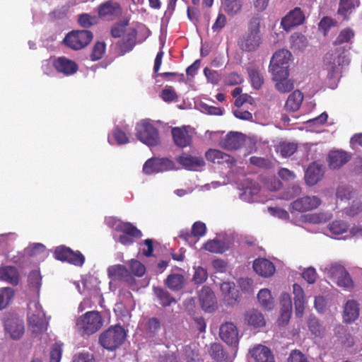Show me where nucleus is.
<instances>
[{
    "label": "nucleus",
    "mask_w": 362,
    "mask_h": 362,
    "mask_svg": "<svg viewBox=\"0 0 362 362\" xmlns=\"http://www.w3.org/2000/svg\"><path fill=\"white\" fill-rule=\"evenodd\" d=\"M174 168V163L168 158H151L144 165L143 172L146 175L170 170Z\"/></svg>",
    "instance_id": "obj_9"
},
{
    "label": "nucleus",
    "mask_w": 362,
    "mask_h": 362,
    "mask_svg": "<svg viewBox=\"0 0 362 362\" xmlns=\"http://www.w3.org/2000/svg\"><path fill=\"white\" fill-rule=\"evenodd\" d=\"M297 149V146L294 143H281L276 147V151L279 153L282 157H288L293 155Z\"/></svg>",
    "instance_id": "obj_48"
},
{
    "label": "nucleus",
    "mask_w": 362,
    "mask_h": 362,
    "mask_svg": "<svg viewBox=\"0 0 362 362\" xmlns=\"http://www.w3.org/2000/svg\"><path fill=\"white\" fill-rule=\"evenodd\" d=\"M208 277L207 272L205 269L198 267L195 269L193 279L197 284H202Z\"/></svg>",
    "instance_id": "obj_63"
},
{
    "label": "nucleus",
    "mask_w": 362,
    "mask_h": 362,
    "mask_svg": "<svg viewBox=\"0 0 362 362\" xmlns=\"http://www.w3.org/2000/svg\"><path fill=\"white\" fill-rule=\"evenodd\" d=\"M103 325V320L97 311L87 312L76 322V329L81 334L90 335L98 332Z\"/></svg>",
    "instance_id": "obj_2"
},
{
    "label": "nucleus",
    "mask_w": 362,
    "mask_h": 362,
    "mask_svg": "<svg viewBox=\"0 0 362 362\" xmlns=\"http://www.w3.org/2000/svg\"><path fill=\"white\" fill-rule=\"evenodd\" d=\"M305 16L299 7H296L290 11L281 21V25L286 31L303 23Z\"/></svg>",
    "instance_id": "obj_12"
},
{
    "label": "nucleus",
    "mask_w": 362,
    "mask_h": 362,
    "mask_svg": "<svg viewBox=\"0 0 362 362\" xmlns=\"http://www.w3.org/2000/svg\"><path fill=\"white\" fill-rule=\"evenodd\" d=\"M288 362H309L307 357L298 350H293L291 352Z\"/></svg>",
    "instance_id": "obj_64"
},
{
    "label": "nucleus",
    "mask_w": 362,
    "mask_h": 362,
    "mask_svg": "<svg viewBox=\"0 0 362 362\" xmlns=\"http://www.w3.org/2000/svg\"><path fill=\"white\" fill-rule=\"evenodd\" d=\"M310 331L316 337H322L325 335V328L316 319H310L308 322Z\"/></svg>",
    "instance_id": "obj_52"
},
{
    "label": "nucleus",
    "mask_w": 362,
    "mask_h": 362,
    "mask_svg": "<svg viewBox=\"0 0 362 362\" xmlns=\"http://www.w3.org/2000/svg\"><path fill=\"white\" fill-rule=\"evenodd\" d=\"M5 329L13 339H19L24 332V325L22 320L12 319L5 321Z\"/></svg>",
    "instance_id": "obj_28"
},
{
    "label": "nucleus",
    "mask_w": 362,
    "mask_h": 362,
    "mask_svg": "<svg viewBox=\"0 0 362 362\" xmlns=\"http://www.w3.org/2000/svg\"><path fill=\"white\" fill-rule=\"evenodd\" d=\"M93 39V33L86 30H75L67 34L64 39L65 45L78 50L87 46Z\"/></svg>",
    "instance_id": "obj_8"
},
{
    "label": "nucleus",
    "mask_w": 362,
    "mask_h": 362,
    "mask_svg": "<svg viewBox=\"0 0 362 362\" xmlns=\"http://www.w3.org/2000/svg\"><path fill=\"white\" fill-rule=\"evenodd\" d=\"M245 320L254 327H262L265 325V320L262 314L257 310H250L245 314Z\"/></svg>",
    "instance_id": "obj_34"
},
{
    "label": "nucleus",
    "mask_w": 362,
    "mask_h": 362,
    "mask_svg": "<svg viewBox=\"0 0 362 362\" xmlns=\"http://www.w3.org/2000/svg\"><path fill=\"white\" fill-rule=\"evenodd\" d=\"M291 53L287 49H280L276 52L269 64V71L272 76L276 77L288 76V68L291 62Z\"/></svg>",
    "instance_id": "obj_6"
},
{
    "label": "nucleus",
    "mask_w": 362,
    "mask_h": 362,
    "mask_svg": "<svg viewBox=\"0 0 362 362\" xmlns=\"http://www.w3.org/2000/svg\"><path fill=\"white\" fill-rule=\"evenodd\" d=\"M186 279L182 274L173 273L168 276L165 280L166 286L173 291H178L183 288Z\"/></svg>",
    "instance_id": "obj_31"
},
{
    "label": "nucleus",
    "mask_w": 362,
    "mask_h": 362,
    "mask_svg": "<svg viewBox=\"0 0 362 362\" xmlns=\"http://www.w3.org/2000/svg\"><path fill=\"white\" fill-rule=\"evenodd\" d=\"M359 4L358 0H339L337 14L347 21L353 11L359 6Z\"/></svg>",
    "instance_id": "obj_29"
},
{
    "label": "nucleus",
    "mask_w": 362,
    "mask_h": 362,
    "mask_svg": "<svg viewBox=\"0 0 362 362\" xmlns=\"http://www.w3.org/2000/svg\"><path fill=\"white\" fill-rule=\"evenodd\" d=\"M349 226L342 221H335L329 225V231L334 235H340L347 231Z\"/></svg>",
    "instance_id": "obj_53"
},
{
    "label": "nucleus",
    "mask_w": 362,
    "mask_h": 362,
    "mask_svg": "<svg viewBox=\"0 0 362 362\" xmlns=\"http://www.w3.org/2000/svg\"><path fill=\"white\" fill-rule=\"evenodd\" d=\"M54 255L57 259L66 261L75 266L81 267L85 262V257L80 252H74L70 248L63 246L55 250Z\"/></svg>",
    "instance_id": "obj_10"
},
{
    "label": "nucleus",
    "mask_w": 362,
    "mask_h": 362,
    "mask_svg": "<svg viewBox=\"0 0 362 362\" xmlns=\"http://www.w3.org/2000/svg\"><path fill=\"white\" fill-rule=\"evenodd\" d=\"M128 20H123L115 24L111 30V35L113 37H119L124 33L125 28L128 25Z\"/></svg>",
    "instance_id": "obj_57"
},
{
    "label": "nucleus",
    "mask_w": 362,
    "mask_h": 362,
    "mask_svg": "<svg viewBox=\"0 0 362 362\" xmlns=\"http://www.w3.org/2000/svg\"><path fill=\"white\" fill-rule=\"evenodd\" d=\"M204 248L210 252L223 253L228 249V246L223 241L214 239L206 243Z\"/></svg>",
    "instance_id": "obj_42"
},
{
    "label": "nucleus",
    "mask_w": 362,
    "mask_h": 362,
    "mask_svg": "<svg viewBox=\"0 0 362 362\" xmlns=\"http://www.w3.org/2000/svg\"><path fill=\"white\" fill-rule=\"evenodd\" d=\"M25 253L29 256H37L45 253V247L41 243H35L25 250Z\"/></svg>",
    "instance_id": "obj_59"
},
{
    "label": "nucleus",
    "mask_w": 362,
    "mask_h": 362,
    "mask_svg": "<svg viewBox=\"0 0 362 362\" xmlns=\"http://www.w3.org/2000/svg\"><path fill=\"white\" fill-rule=\"evenodd\" d=\"M160 98L165 102L170 103L175 100L177 98V95L172 87H166L162 90Z\"/></svg>",
    "instance_id": "obj_60"
},
{
    "label": "nucleus",
    "mask_w": 362,
    "mask_h": 362,
    "mask_svg": "<svg viewBox=\"0 0 362 362\" xmlns=\"http://www.w3.org/2000/svg\"><path fill=\"white\" fill-rule=\"evenodd\" d=\"M219 335L228 344L235 345L238 342V333L236 327L232 322H226L220 327Z\"/></svg>",
    "instance_id": "obj_19"
},
{
    "label": "nucleus",
    "mask_w": 362,
    "mask_h": 362,
    "mask_svg": "<svg viewBox=\"0 0 362 362\" xmlns=\"http://www.w3.org/2000/svg\"><path fill=\"white\" fill-rule=\"evenodd\" d=\"M98 12L100 18L112 19L122 14V8L118 3L107 1L98 6Z\"/></svg>",
    "instance_id": "obj_16"
},
{
    "label": "nucleus",
    "mask_w": 362,
    "mask_h": 362,
    "mask_svg": "<svg viewBox=\"0 0 362 362\" xmlns=\"http://www.w3.org/2000/svg\"><path fill=\"white\" fill-rule=\"evenodd\" d=\"M260 43V35L248 33L238 42L240 49L247 52L255 50L259 46Z\"/></svg>",
    "instance_id": "obj_27"
},
{
    "label": "nucleus",
    "mask_w": 362,
    "mask_h": 362,
    "mask_svg": "<svg viewBox=\"0 0 362 362\" xmlns=\"http://www.w3.org/2000/svg\"><path fill=\"white\" fill-rule=\"evenodd\" d=\"M125 338L124 329L120 325H116L103 332L100 336L99 341L105 349L113 351L123 343Z\"/></svg>",
    "instance_id": "obj_7"
},
{
    "label": "nucleus",
    "mask_w": 362,
    "mask_h": 362,
    "mask_svg": "<svg viewBox=\"0 0 362 362\" xmlns=\"http://www.w3.org/2000/svg\"><path fill=\"white\" fill-rule=\"evenodd\" d=\"M259 191V186L254 184L252 186L244 188L243 192L240 195V197L245 202H251L255 200L254 196L257 195Z\"/></svg>",
    "instance_id": "obj_47"
},
{
    "label": "nucleus",
    "mask_w": 362,
    "mask_h": 362,
    "mask_svg": "<svg viewBox=\"0 0 362 362\" xmlns=\"http://www.w3.org/2000/svg\"><path fill=\"white\" fill-rule=\"evenodd\" d=\"M321 204L320 199L315 195L305 196L291 204V208L296 211L305 212L317 209Z\"/></svg>",
    "instance_id": "obj_11"
},
{
    "label": "nucleus",
    "mask_w": 362,
    "mask_h": 362,
    "mask_svg": "<svg viewBox=\"0 0 362 362\" xmlns=\"http://www.w3.org/2000/svg\"><path fill=\"white\" fill-rule=\"evenodd\" d=\"M160 329V320L156 317L149 318L145 325V332L148 337L156 336Z\"/></svg>",
    "instance_id": "obj_45"
},
{
    "label": "nucleus",
    "mask_w": 362,
    "mask_h": 362,
    "mask_svg": "<svg viewBox=\"0 0 362 362\" xmlns=\"http://www.w3.org/2000/svg\"><path fill=\"white\" fill-rule=\"evenodd\" d=\"M28 322L30 329L36 334L42 333L47 328L48 322L42 306L37 300L30 301L28 304Z\"/></svg>",
    "instance_id": "obj_1"
},
{
    "label": "nucleus",
    "mask_w": 362,
    "mask_h": 362,
    "mask_svg": "<svg viewBox=\"0 0 362 362\" xmlns=\"http://www.w3.org/2000/svg\"><path fill=\"white\" fill-rule=\"evenodd\" d=\"M78 21L81 26L88 28L95 23L96 19L88 13H83L79 15Z\"/></svg>",
    "instance_id": "obj_61"
},
{
    "label": "nucleus",
    "mask_w": 362,
    "mask_h": 362,
    "mask_svg": "<svg viewBox=\"0 0 362 362\" xmlns=\"http://www.w3.org/2000/svg\"><path fill=\"white\" fill-rule=\"evenodd\" d=\"M136 33L134 30H132L128 34L127 39L125 42L120 44L121 52L124 54L127 52L131 51L135 45Z\"/></svg>",
    "instance_id": "obj_54"
},
{
    "label": "nucleus",
    "mask_w": 362,
    "mask_h": 362,
    "mask_svg": "<svg viewBox=\"0 0 362 362\" xmlns=\"http://www.w3.org/2000/svg\"><path fill=\"white\" fill-rule=\"evenodd\" d=\"M220 288L223 297V301L226 305L233 306L238 303V291L236 289L233 282H223L220 286Z\"/></svg>",
    "instance_id": "obj_18"
},
{
    "label": "nucleus",
    "mask_w": 362,
    "mask_h": 362,
    "mask_svg": "<svg viewBox=\"0 0 362 362\" xmlns=\"http://www.w3.org/2000/svg\"><path fill=\"white\" fill-rule=\"evenodd\" d=\"M355 37V32L354 30L351 28H345L342 29L337 37H336L335 40L334 41V45L335 46L337 45H341L344 43L347 44H352L354 39Z\"/></svg>",
    "instance_id": "obj_40"
},
{
    "label": "nucleus",
    "mask_w": 362,
    "mask_h": 362,
    "mask_svg": "<svg viewBox=\"0 0 362 362\" xmlns=\"http://www.w3.org/2000/svg\"><path fill=\"white\" fill-rule=\"evenodd\" d=\"M210 356L217 361L222 362L225 360V351L220 344L214 343L211 345Z\"/></svg>",
    "instance_id": "obj_51"
},
{
    "label": "nucleus",
    "mask_w": 362,
    "mask_h": 362,
    "mask_svg": "<svg viewBox=\"0 0 362 362\" xmlns=\"http://www.w3.org/2000/svg\"><path fill=\"white\" fill-rule=\"evenodd\" d=\"M177 160L185 169L189 170H199L205 165V161L202 157L192 156L187 153L180 156Z\"/></svg>",
    "instance_id": "obj_21"
},
{
    "label": "nucleus",
    "mask_w": 362,
    "mask_h": 362,
    "mask_svg": "<svg viewBox=\"0 0 362 362\" xmlns=\"http://www.w3.org/2000/svg\"><path fill=\"white\" fill-rule=\"evenodd\" d=\"M337 22L329 16H324L318 23V30L326 36L331 28L337 26Z\"/></svg>",
    "instance_id": "obj_46"
},
{
    "label": "nucleus",
    "mask_w": 362,
    "mask_h": 362,
    "mask_svg": "<svg viewBox=\"0 0 362 362\" xmlns=\"http://www.w3.org/2000/svg\"><path fill=\"white\" fill-rule=\"evenodd\" d=\"M262 18L260 16L255 14L250 19L247 24V33L260 35V25Z\"/></svg>",
    "instance_id": "obj_50"
},
{
    "label": "nucleus",
    "mask_w": 362,
    "mask_h": 362,
    "mask_svg": "<svg viewBox=\"0 0 362 362\" xmlns=\"http://www.w3.org/2000/svg\"><path fill=\"white\" fill-rule=\"evenodd\" d=\"M62 353V344L56 342L53 344L50 351L49 362H60Z\"/></svg>",
    "instance_id": "obj_55"
},
{
    "label": "nucleus",
    "mask_w": 362,
    "mask_h": 362,
    "mask_svg": "<svg viewBox=\"0 0 362 362\" xmlns=\"http://www.w3.org/2000/svg\"><path fill=\"white\" fill-rule=\"evenodd\" d=\"M257 299L260 305L266 310H272L274 302L271 291L267 288L261 289L257 294Z\"/></svg>",
    "instance_id": "obj_38"
},
{
    "label": "nucleus",
    "mask_w": 362,
    "mask_h": 362,
    "mask_svg": "<svg viewBox=\"0 0 362 362\" xmlns=\"http://www.w3.org/2000/svg\"><path fill=\"white\" fill-rule=\"evenodd\" d=\"M322 167L316 163H312L308 168L305 177L307 184L310 186L315 185L323 176Z\"/></svg>",
    "instance_id": "obj_30"
},
{
    "label": "nucleus",
    "mask_w": 362,
    "mask_h": 362,
    "mask_svg": "<svg viewBox=\"0 0 362 362\" xmlns=\"http://www.w3.org/2000/svg\"><path fill=\"white\" fill-rule=\"evenodd\" d=\"M349 160V155L341 151H331L329 154V165L333 169L340 168L347 163Z\"/></svg>",
    "instance_id": "obj_32"
},
{
    "label": "nucleus",
    "mask_w": 362,
    "mask_h": 362,
    "mask_svg": "<svg viewBox=\"0 0 362 362\" xmlns=\"http://www.w3.org/2000/svg\"><path fill=\"white\" fill-rule=\"evenodd\" d=\"M272 80L275 81V88L280 93H287L293 90L294 86L293 81L288 76H272Z\"/></svg>",
    "instance_id": "obj_39"
},
{
    "label": "nucleus",
    "mask_w": 362,
    "mask_h": 362,
    "mask_svg": "<svg viewBox=\"0 0 362 362\" xmlns=\"http://www.w3.org/2000/svg\"><path fill=\"white\" fill-rule=\"evenodd\" d=\"M107 274L112 281H124L129 285L134 283V279L127 267L122 264H115L107 268Z\"/></svg>",
    "instance_id": "obj_13"
},
{
    "label": "nucleus",
    "mask_w": 362,
    "mask_h": 362,
    "mask_svg": "<svg viewBox=\"0 0 362 362\" xmlns=\"http://www.w3.org/2000/svg\"><path fill=\"white\" fill-rule=\"evenodd\" d=\"M0 279L11 284H17L18 282V274L13 267H4L0 268Z\"/></svg>",
    "instance_id": "obj_37"
},
{
    "label": "nucleus",
    "mask_w": 362,
    "mask_h": 362,
    "mask_svg": "<svg viewBox=\"0 0 362 362\" xmlns=\"http://www.w3.org/2000/svg\"><path fill=\"white\" fill-rule=\"evenodd\" d=\"M135 131L136 137L148 146H155L160 143L158 131L149 120L143 119L139 122Z\"/></svg>",
    "instance_id": "obj_5"
},
{
    "label": "nucleus",
    "mask_w": 362,
    "mask_h": 362,
    "mask_svg": "<svg viewBox=\"0 0 362 362\" xmlns=\"http://www.w3.org/2000/svg\"><path fill=\"white\" fill-rule=\"evenodd\" d=\"M250 352L255 362H275L272 352L265 346L257 345Z\"/></svg>",
    "instance_id": "obj_25"
},
{
    "label": "nucleus",
    "mask_w": 362,
    "mask_h": 362,
    "mask_svg": "<svg viewBox=\"0 0 362 362\" xmlns=\"http://www.w3.org/2000/svg\"><path fill=\"white\" fill-rule=\"evenodd\" d=\"M322 271L337 286L350 289L354 287V282L345 268L337 262L327 264L321 268Z\"/></svg>",
    "instance_id": "obj_4"
},
{
    "label": "nucleus",
    "mask_w": 362,
    "mask_h": 362,
    "mask_svg": "<svg viewBox=\"0 0 362 362\" xmlns=\"http://www.w3.org/2000/svg\"><path fill=\"white\" fill-rule=\"evenodd\" d=\"M199 302L202 308L208 312H211L216 304V298L214 292L208 286H204L199 294Z\"/></svg>",
    "instance_id": "obj_26"
},
{
    "label": "nucleus",
    "mask_w": 362,
    "mask_h": 362,
    "mask_svg": "<svg viewBox=\"0 0 362 362\" xmlns=\"http://www.w3.org/2000/svg\"><path fill=\"white\" fill-rule=\"evenodd\" d=\"M290 42L292 47L296 49H303L308 44L306 37L300 33H294L291 36Z\"/></svg>",
    "instance_id": "obj_49"
},
{
    "label": "nucleus",
    "mask_w": 362,
    "mask_h": 362,
    "mask_svg": "<svg viewBox=\"0 0 362 362\" xmlns=\"http://www.w3.org/2000/svg\"><path fill=\"white\" fill-rule=\"evenodd\" d=\"M53 66L58 72H60L65 76L72 75L78 70L77 64L74 62L66 57H58L54 59Z\"/></svg>",
    "instance_id": "obj_22"
},
{
    "label": "nucleus",
    "mask_w": 362,
    "mask_h": 362,
    "mask_svg": "<svg viewBox=\"0 0 362 362\" xmlns=\"http://www.w3.org/2000/svg\"><path fill=\"white\" fill-rule=\"evenodd\" d=\"M244 134L237 132H230L220 141V146L226 150H236L245 143Z\"/></svg>",
    "instance_id": "obj_15"
},
{
    "label": "nucleus",
    "mask_w": 362,
    "mask_h": 362,
    "mask_svg": "<svg viewBox=\"0 0 362 362\" xmlns=\"http://www.w3.org/2000/svg\"><path fill=\"white\" fill-rule=\"evenodd\" d=\"M189 127H173L171 129L173 141L176 146L180 148H185L190 145L192 142V136L189 131Z\"/></svg>",
    "instance_id": "obj_20"
},
{
    "label": "nucleus",
    "mask_w": 362,
    "mask_h": 362,
    "mask_svg": "<svg viewBox=\"0 0 362 362\" xmlns=\"http://www.w3.org/2000/svg\"><path fill=\"white\" fill-rule=\"evenodd\" d=\"M206 158L213 163H233V158L229 155L216 149H209L205 153Z\"/></svg>",
    "instance_id": "obj_33"
},
{
    "label": "nucleus",
    "mask_w": 362,
    "mask_h": 362,
    "mask_svg": "<svg viewBox=\"0 0 362 362\" xmlns=\"http://www.w3.org/2000/svg\"><path fill=\"white\" fill-rule=\"evenodd\" d=\"M247 71L252 86L255 89L260 88L264 83V77L260 70L251 66L248 68Z\"/></svg>",
    "instance_id": "obj_43"
},
{
    "label": "nucleus",
    "mask_w": 362,
    "mask_h": 362,
    "mask_svg": "<svg viewBox=\"0 0 362 362\" xmlns=\"http://www.w3.org/2000/svg\"><path fill=\"white\" fill-rule=\"evenodd\" d=\"M303 95L300 90H295L289 95L285 107L287 110L295 112L298 110L303 102Z\"/></svg>",
    "instance_id": "obj_35"
},
{
    "label": "nucleus",
    "mask_w": 362,
    "mask_h": 362,
    "mask_svg": "<svg viewBox=\"0 0 362 362\" xmlns=\"http://www.w3.org/2000/svg\"><path fill=\"white\" fill-rule=\"evenodd\" d=\"M13 296V289L10 287H4L0 289V310L9 305Z\"/></svg>",
    "instance_id": "obj_44"
},
{
    "label": "nucleus",
    "mask_w": 362,
    "mask_h": 362,
    "mask_svg": "<svg viewBox=\"0 0 362 362\" xmlns=\"http://www.w3.org/2000/svg\"><path fill=\"white\" fill-rule=\"evenodd\" d=\"M105 51V44L104 42H98L94 45L90 57L93 61L101 59Z\"/></svg>",
    "instance_id": "obj_56"
},
{
    "label": "nucleus",
    "mask_w": 362,
    "mask_h": 362,
    "mask_svg": "<svg viewBox=\"0 0 362 362\" xmlns=\"http://www.w3.org/2000/svg\"><path fill=\"white\" fill-rule=\"evenodd\" d=\"M360 313V305L355 300H349L344 305L343 320L346 323H351L358 319Z\"/></svg>",
    "instance_id": "obj_23"
},
{
    "label": "nucleus",
    "mask_w": 362,
    "mask_h": 362,
    "mask_svg": "<svg viewBox=\"0 0 362 362\" xmlns=\"http://www.w3.org/2000/svg\"><path fill=\"white\" fill-rule=\"evenodd\" d=\"M107 225L115 230L122 232L133 238H138L141 236V232L129 222H122L120 220L110 218L107 221Z\"/></svg>",
    "instance_id": "obj_14"
},
{
    "label": "nucleus",
    "mask_w": 362,
    "mask_h": 362,
    "mask_svg": "<svg viewBox=\"0 0 362 362\" xmlns=\"http://www.w3.org/2000/svg\"><path fill=\"white\" fill-rule=\"evenodd\" d=\"M129 266L132 270V272L137 276H142L146 272V269L144 264H142L140 262L132 259L129 262Z\"/></svg>",
    "instance_id": "obj_58"
},
{
    "label": "nucleus",
    "mask_w": 362,
    "mask_h": 362,
    "mask_svg": "<svg viewBox=\"0 0 362 362\" xmlns=\"http://www.w3.org/2000/svg\"><path fill=\"white\" fill-rule=\"evenodd\" d=\"M41 275L37 271H33L30 273L28 276V281L30 284L35 288L37 291H39L41 286Z\"/></svg>",
    "instance_id": "obj_62"
},
{
    "label": "nucleus",
    "mask_w": 362,
    "mask_h": 362,
    "mask_svg": "<svg viewBox=\"0 0 362 362\" xmlns=\"http://www.w3.org/2000/svg\"><path fill=\"white\" fill-rule=\"evenodd\" d=\"M349 49L350 47L340 46L325 54L324 64L329 73L333 74L338 71L339 66L349 64L350 62Z\"/></svg>",
    "instance_id": "obj_3"
},
{
    "label": "nucleus",
    "mask_w": 362,
    "mask_h": 362,
    "mask_svg": "<svg viewBox=\"0 0 362 362\" xmlns=\"http://www.w3.org/2000/svg\"><path fill=\"white\" fill-rule=\"evenodd\" d=\"M253 269L257 274L264 277H269L275 272L273 263L264 258H259L254 261Z\"/></svg>",
    "instance_id": "obj_24"
},
{
    "label": "nucleus",
    "mask_w": 362,
    "mask_h": 362,
    "mask_svg": "<svg viewBox=\"0 0 362 362\" xmlns=\"http://www.w3.org/2000/svg\"><path fill=\"white\" fill-rule=\"evenodd\" d=\"M223 8L224 11L229 16H235L238 14L243 6L242 0H225L223 2Z\"/></svg>",
    "instance_id": "obj_41"
},
{
    "label": "nucleus",
    "mask_w": 362,
    "mask_h": 362,
    "mask_svg": "<svg viewBox=\"0 0 362 362\" xmlns=\"http://www.w3.org/2000/svg\"><path fill=\"white\" fill-rule=\"evenodd\" d=\"M153 292L162 306L167 307L176 303L175 299L170 293L161 287H153Z\"/></svg>",
    "instance_id": "obj_36"
},
{
    "label": "nucleus",
    "mask_w": 362,
    "mask_h": 362,
    "mask_svg": "<svg viewBox=\"0 0 362 362\" xmlns=\"http://www.w3.org/2000/svg\"><path fill=\"white\" fill-rule=\"evenodd\" d=\"M293 294L295 307V315L297 317H302L304 315L307 300L301 286L297 284L293 285Z\"/></svg>",
    "instance_id": "obj_17"
}]
</instances>
